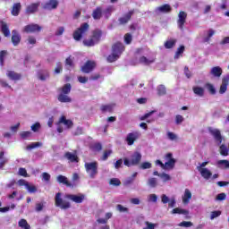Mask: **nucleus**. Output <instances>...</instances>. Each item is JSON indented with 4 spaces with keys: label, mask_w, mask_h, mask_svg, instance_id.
Instances as JSON below:
<instances>
[{
    "label": "nucleus",
    "mask_w": 229,
    "mask_h": 229,
    "mask_svg": "<svg viewBox=\"0 0 229 229\" xmlns=\"http://www.w3.org/2000/svg\"><path fill=\"white\" fill-rule=\"evenodd\" d=\"M157 96H165V94H167V89H165V86L162 84L157 86Z\"/></svg>",
    "instance_id": "obj_39"
},
{
    "label": "nucleus",
    "mask_w": 229,
    "mask_h": 229,
    "mask_svg": "<svg viewBox=\"0 0 229 229\" xmlns=\"http://www.w3.org/2000/svg\"><path fill=\"white\" fill-rule=\"evenodd\" d=\"M38 78L41 81H46V80H47V78H49V71L40 70L39 72H38Z\"/></svg>",
    "instance_id": "obj_26"
},
{
    "label": "nucleus",
    "mask_w": 229,
    "mask_h": 229,
    "mask_svg": "<svg viewBox=\"0 0 229 229\" xmlns=\"http://www.w3.org/2000/svg\"><path fill=\"white\" fill-rule=\"evenodd\" d=\"M123 40L127 46H130V44H131V41L133 40V37L130 33H126L123 36Z\"/></svg>",
    "instance_id": "obj_47"
},
{
    "label": "nucleus",
    "mask_w": 229,
    "mask_h": 229,
    "mask_svg": "<svg viewBox=\"0 0 229 229\" xmlns=\"http://www.w3.org/2000/svg\"><path fill=\"white\" fill-rule=\"evenodd\" d=\"M157 58L148 59L146 56H141L139 59L140 64H143V65H151V64H155Z\"/></svg>",
    "instance_id": "obj_27"
},
{
    "label": "nucleus",
    "mask_w": 229,
    "mask_h": 229,
    "mask_svg": "<svg viewBox=\"0 0 229 229\" xmlns=\"http://www.w3.org/2000/svg\"><path fill=\"white\" fill-rule=\"evenodd\" d=\"M116 210H118V212H125V213L130 212V209H128V208H124L121 204L116 205Z\"/></svg>",
    "instance_id": "obj_54"
},
{
    "label": "nucleus",
    "mask_w": 229,
    "mask_h": 229,
    "mask_svg": "<svg viewBox=\"0 0 229 229\" xmlns=\"http://www.w3.org/2000/svg\"><path fill=\"white\" fill-rule=\"evenodd\" d=\"M145 225L147 227L143 228V229H155L156 225L149 223L148 221L145 222Z\"/></svg>",
    "instance_id": "obj_64"
},
{
    "label": "nucleus",
    "mask_w": 229,
    "mask_h": 229,
    "mask_svg": "<svg viewBox=\"0 0 229 229\" xmlns=\"http://www.w3.org/2000/svg\"><path fill=\"white\" fill-rule=\"evenodd\" d=\"M119 56H120L119 55L114 54V53L113 52L111 55H109L107 56L106 60H107V62H108L109 64H112V63L115 62V61L119 58Z\"/></svg>",
    "instance_id": "obj_45"
},
{
    "label": "nucleus",
    "mask_w": 229,
    "mask_h": 229,
    "mask_svg": "<svg viewBox=\"0 0 229 229\" xmlns=\"http://www.w3.org/2000/svg\"><path fill=\"white\" fill-rule=\"evenodd\" d=\"M64 158H67L69 162L74 163V162H80V158L78 157V155L72 154L71 152H66L64 154Z\"/></svg>",
    "instance_id": "obj_25"
},
{
    "label": "nucleus",
    "mask_w": 229,
    "mask_h": 229,
    "mask_svg": "<svg viewBox=\"0 0 229 229\" xmlns=\"http://www.w3.org/2000/svg\"><path fill=\"white\" fill-rule=\"evenodd\" d=\"M89 30H90V25H89L87 22L81 23V26L74 30L72 37L77 41L80 42L81 38H83V36L87 35L89 33Z\"/></svg>",
    "instance_id": "obj_3"
},
{
    "label": "nucleus",
    "mask_w": 229,
    "mask_h": 229,
    "mask_svg": "<svg viewBox=\"0 0 229 229\" xmlns=\"http://www.w3.org/2000/svg\"><path fill=\"white\" fill-rule=\"evenodd\" d=\"M217 167L220 169H229V160L222 159L216 162Z\"/></svg>",
    "instance_id": "obj_33"
},
{
    "label": "nucleus",
    "mask_w": 229,
    "mask_h": 229,
    "mask_svg": "<svg viewBox=\"0 0 229 229\" xmlns=\"http://www.w3.org/2000/svg\"><path fill=\"white\" fill-rule=\"evenodd\" d=\"M205 89L211 94L212 96L216 95V88L212 85V83L208 82L205 84Z\"/></svg>",
    "instance_id": "obj_41"
},
{
    "label": "nucleus",
    "mask_w": 229,
    "mask_h": 229,
    "mask_svg": "<svg viewBox=\"0 0 229 229\" xmlns=\"http://www.w3.org/2000/svg\"><path fill=\"white\" fill-rule=\"evenodd\" d=\"M92 17L95 21H99V19L103 17V8L101 6H98L93 10Z\"/></svg>",
    "instance_id": "obj_21"
},
{
    "label": "nucleus",
    "mask_w": 229,
    "mask_h": 229,
    "mask_svg": "<svg viewBox=\"0 0 229 229\" xmlns=\"http://www.w3.org/2000/svg\"><path fill=\"white\" fill-rule=\"evenodd\" d=\"M219 151H220V155H222V157H228V148L226 147V145L222 144L219 147Z\"/></svg>",
    "instance_id": "obj_44"
},
{
    "label": "nucleus",
    "mask_w": 229,
    "mask_h": 229,
    "mask_svg": "<svg viewBox=\"0 0 229 229\" xmlns=\"http://www.w3.org/2000/svg\"><path fill=\"white\" fill-rule=\"evenodd\" d=\"M42 31V27L38 24L31 23L23 28V33H38Z\"/></svg>",
    "instance_id": "obj_8"
},
{
    "label": "nucleus",
    "mask_w": 229,
    "mask_h": 229,
    "mask_svg": "<svg viewBox=\"0 0 229 229\" xmlns=\"http://www.w3.org/2000/svg\"><path fill=\"white\" fill-rule=\"evenodd\" d=\"M192 90L196 96H199V98H203L205 96V89L201 87H193Z\"/></svg>",
    "instance_id": "obj_34"
},
{
    "label": "nucleus",
    "mask_w": 229,
    "mask_h": 229,
    "mask_svg": "<svg viewBox=\"0 0 229 229\" xmlns=\"http://www.w3.org/2000/svg\"><path fill=\"white\" fill-rule=\"evenodd\" d=\"M8 55V52L6 50H1L0 51V65H4V56Z\"/></svg>",
    "instance_id": "obj_49"
},
{
    "label": "nucleus",
    "mask_w": 229,
    "mask_h": 229,
    "mask_svg": "<svg viewBox=\"0 0 229 229\" xmlns=\"http://www.w3.org/2000/svg\"><path fill=\"white\" fill-rule=\"evenodd\" d=\"M198 171H199L201 176L205 179V180H210V177L212 176V172H210V170H208V168H199L197 167Z\"/></svg>",
    "instance_id": "obj_22"
},
{
    "label": "nucleus",
    "mask_w": 229,
    "mask_h": 229,
    "mask_svg": "<svg viewBox=\"0 0 229 229\" xmlns=\"http://www.w3.org/2000/svg\"><path fill=\"white\" fill-rule=\"evenodd\" d=\"M66 199H70L71 201H73V203H83L85 200V195L84 194H66L65 195Z\"/></svg>",
    "instance_id": "obj_12"
},
{
    "label": "nucleus",
    "mask_w": 229,
    "mask_h": 229,
    "mask_svg": "<svg viewBox=\"0 0 229 229\" xmlns=\"http://www.w3.org/2000/svg\"><path fill=\"white\" fill-rule=\"evenodd\" d=\"M187 21V13L183 11H180L178 14L177 25L179 30L183 31V28L185 26V22Z\"/></svg>",
    "instance_id": "obj_9"
},
{
    "label": "nucleus",
    "mask_w": 229,
    "mask_h": 229,
    "mask_svg": "<svg viewBox=\"0 0 229 229\" xmlns=\"http://www.w3.org/2000/svg\"><path fill=\"white\" fill-rule=\"evenodd\" d=\"M92 149L93 151H101V149H103V145H101V143H94Z\"/></svg>",
    "instance_id": "obj_57"
},
{
    "label": "nucleus",
    "mask_w": 229,
    "mask_h": 229,
    "mask_svg": "<svg viewBox=\"0 0 229 229\" xmlns=\"http://www.w3.org/2000/svg\"><path fill=\"white\" fill-rule=\"evenodd\" d=\"M2 26H1V31L4 35V37H10V29L8 28V24L4 21H0Z\"/></svg>",
    "instance_id": "obj_32"
},
{
    "label": "nucleus",
    "mask_w": 229,
    "mask_h": 229,
    "mask_svg": "<svg viewBox=\"0 0 229 229\" xmlns=\"http://www.w3.org/2000/svg\"><path fill=\"white\" fill-rule=\"evenodd\" d=\"M100 110L103 114L109 112V114H112L114 112V106L112 105H102L100 106Z\"/></svg>",
    "instance_id": "obj_36"
},
{
    "label": "nucleus",
    "mask_w": 229,
    "mask_h": 229,
    "mask_svg": "<svg viewBox=\"0 0 229 229\" xmlns=\"http://www.w3.org/2000/svg\"><path fill=\"white\" fill-rule=\"evenodd\" d=\"M191 199H192V193L189 189H186L184 191V195L182 196V203H184V205H187L189 201H191Z\"/></svg>",
    "instance_id": "obj_29"
},
{
    "label": "nucleus",
    "mask_w": 229,
    "mask_h": 229,
    "mask_svg": "<svg viewBox=\"0 0 229 229\" xmlns=\"http://www.w3.org/2000/svg\"><path fill=\"white\" fill-rule=\"evenodd\" d=\"M157 12H160V13H171V12H173V7H171L169 4H165L157 7Z\"/></svg>",
    "instance_id": "obj_24"
},
{
    "label": "nucleus",
    "mask_w": 229,
    "mask_h": 229,
    "mask_svg": "<svg viewBox=\"0 0 229 229\" xmlns=\"http://www.w3.org/2000/svg\"><path fill=\"white\" fill-rule=\"evenodd\" d=\"M59 124H64L67 128H72L74 123L71 120H67L65 115L61 116L59 119Z\"/></svg>",
    "instance_id": "obj_28"
},
{
    "label": "nucleus",
    "mask_w": 229,
    "mask_h": 229,
    "mask_svg": "<svg viewBox=\"0 0 229 229\" xmlns=\"http://www.w3.org/2000/svg\"><path fill=\"white\" fill-rule=\"evenodd\" d=\"M172 214H182L183 216H188L189 210L175 208L172 210Z\"/></svg>",
    "instance_id": "obj_43"
},
{
    "label": "nucleus",
    "mask_w": 229,
    "mask_h": 229,
    "mask_svg": "<svg viewBox=\"0 0 229 229\" xmlns=\"http://www.w3.org/2000/svg\"><path fill=\"white\" fill-rule=\"evenodd\" d=\"M18 174L20 176H23L24 178H28V171L26 170V168H20Z\"/></svg>",
    "instance_id": "obj_56"
},
{
    "label": "nucleus",
    "mask_w": 229,
    "mask_h": 229,
    "mask_svg": "<svg viewBox=\"0 0 229 229\" xmlns=\"http://www.w3.org/2000/svg\"><path fill=\"white\" fill-rule=\"evenodd\" d=\"M112 153H114V151H112V149L105 150L103 153V156L101 157V160H103L104 162L106 160H108V157H110V155H112Z\"/></svg>",
    "instance_id": "obj_48"
},
{
    "label": "nucleus",
    "mask_w": 229,
    "mask_h": 229,
    "mask_svg": "<svg viewBox=\"0 0 229 229\" xmlns=\"http://www.w3.org/2000/svg\"><path fill=\"white\" fill-rule=\"evenodd\" d=\"M135 13L134 10L129 11L127 13H125L123 17H120L118 19L119 24L122 26H124V24H128L130 21H131V16Z\"/></svg>",
    "instance_id": "obj_13"
},
{
    "label": "nucleus",
    "mask_w": 229,
    "mask_h": 229,
    "mask_svg": "<svg viewBox=\"0 0 229 229\" xmlns=\"http://www.w3.org/2000/svg\"><path fill=\"white\" fill-rule=\"evenodd\" d=\"M101 37H103V31L99 29H96L91 32L89 39L83 40V45L86 46V47H93V46L98 44L99 40H101Z\"/></svg>",
    "instance_id": "obj_1"
},
{
    "label": "nucleus",
    "mask_w": 229,
    "mask_h": 229,
    "mask_svg": "<svg viewBox=\"0 0 229 229\" xmlns=\"http://www.w3.org/2000/svg\"><path fill=\"white\" fill-rule=\"evenodd\" d=\"M110 185H114V187H119L121 185V180L118 178H112L109 182Z\"/></svg>",
    "instance_id": "obj_51"
},
{
    "label": "nucleus",
    "mask_w": 229,
    "mask_h": 229,
    "mask_svg": "<svg viewBox=\"0 0 229 229\" xmlns=\"http://www.w3.org/2000/svg\"><path fill=\"white\" fill-rule=\"evenodd\" d=\"M65 66L68 69L74 68V57H72V55H70L65 59Z\"/></svg>",
    "instance_id": "obj_35"
},
{
    "label": "nucleus",
    "mask_w": 229,
    "mask_h": 229,
    "mask_svg": "<svg viewBox=\"0 0 229 229\" xmlns=\"http://www.w3.org/2000/svg\"><path fill=\"white\" fill-rule=\"evenodd\" d=\"M140 169H151V163H149V162H143L140 165Z\"/></svg>",
    "instance_id": "obj_61"
},
{
    "label": "nucleus",
    "mask_w": 229,
    "mask_h": 229,
    "mask_svg": "<svg viewBox=\"0 0 229 229\" xmlns=\"http://www.w3.org/2000/svg\"><path fill=\"white\" fill-rule=\"evenodd\" d=\"M183 117L182 116V114H177L175 116V124H182V123H183Z\"/></svg>",
    "instance_id": "obj_63"
},
{
    "label": "nucleus",
    "mask_w": 229,
    "mask_h": 229,
    "mask_svg": "<svg viewBox=\"0 0 229 229\" xmlns=\"http://www.w3.org/2000/svg\"><path fill=\"white\" fill-rule=\"evenodd\" d=\"M38 6H40V2L30 4L26 8V13H36L38 12Z\"/></svg>",
    "instance_id": "obj_18"
},
{
    "label": "nucleus",
    "mask_w": 229,
    "mask_h": 229,
    "mask_svg": "<svg viewBox=\"0 0 229 229\" xmlns=\"http://www.w3.org/2000/svg\"><path fill=\"white\" fill-rule=\"evenodd\" d=\"M139 137H140V133H139V131L128 133L125 139L128 146H133V144H135V140H137Z\"/></svg>",
    "instance_id": "obj_10"
},
{
    "label": "nucleus",
    "mask_w": 229,
    "mask_h": 229,
    "mask_svg": "<svg viewBox=\"0 0 229 229\" xmlns=\"http://www.w3.org/2000/svg\"><path fill=\"white\" fill-rule=\"evenodd\" d=\"M124 49H125L124 45L119 41L114 43L112 46V53L118 55V56H121V55H123V52L124 51Z\"/></svg>",
    "instance_id": "obj_14"
},
{
    "label": "nucleus",
    "mask_w": 229,
    "mask_h": 229,
    "mask_svg": "<svg viewBox=\"0 0 229 229\" xmlns=\"http://www.w3.org/2000/svg\"><path fill=\"white\" fill-rule=\"evenodd\" d=\"M58 8V0H49L43 4V10H56Z\"/></svg>",
    "instance_id": "obj_15"
},
{
    "label": "nucleus",
    "mask_w": 229,
    "mask_h": 229,
    "mask_svg": "<svg viewBox=\"0 0 229 229\" xmlns=\"http://www.w3.org/2000/svg\"><path fill=\"white\" fill-rule=\"evenodd\" d=\"M6 76L8 77L9 80H13V81H19V80L22 78V75L21 73H17L13 71H8L6 72Z\"/></svg>",
    "instance_id": "obj_19"
},
{
    "label": "nucleus",
    "mask_w": 229,
    "mask_h": 229,
    "mask_svg": "<svg viewBox=\"0 0 229 229\" xmlns=\"http://www.w3.org/2000/svg\"><path fill=\"white\" fill-rule=\"evenodd\" d=\"M21 10H22V5L21 3H15L13 4L11 9V14L13 15V17H17L19 16V13H21Z\"/></svg>",
    "instance_id": "obj_17"
},
{
    "label": "nucleus",
    "mask_w": 229,
    "mask_h": 229,
    "mask_svg": "<svg viewBox=\"0 0 229 229\" xmlns=\"http://www.w3.org/2000/svg\"><path fill=\"white\" fill-rule=\"evenodd\" d=\"M148 185L152 188L157 187V178L152 177V178L148 179Z\"/></svg>",
    "instance_id": "obj_60"
},
{
    "label": "nucleus",
    "mask_w": 229,
    "mask_h": 229,
    "mask_svg": "<svg viewBox=\"0 0 229 229\" xmlns=\"http://www.w3.org/2000/svg\"><path fill=\"white\" fill-rule=\"evenodd\" d=\"M228 90V79H222V84L220 86L219 94H225Z\"/></svg>",
    "instance_id": "obj_31"
},
{
    "label": "nucleus",
    "mask_w": 229,
    "mask_h": 229,
    "mask_svg": "<svg viewBox=\"0 0 229 229\" xmlns=\"http://www.w3.org/2000/svg\"><path fill=\"white\" fill-rule=\"evenodd\" d=\"M179 226H183L184 228H191V226H192V222L182 221L179 224Z\"/></svg>",
    "instance_id": "obj_58"
},
{
    "label": "nucleus",
    "mask_w": 229,
    "mask_h": 229,
    "mask_svg": "<svg viewBox=\"0 0 229 229\" xmlns=\"http://www.w3.org/2000/svg\"><path fill=\"white\" fill-rule=\"evenodd\" d=\"M101 78H103V77H101V74L95 73V74L90 75L89 81H98V80H101Z\"/></svg>",
    "instance_id": "obj_55"
},
{
    "label": "nucleus",
    "mask_w": 229,
    "mask_h": 229,
    "mask_svg": "<svg viewBox=\"0 0 229 229\" xmlns=\"http://www.w3.org/2000/svg\"><path fill=\"white\" fill-rule=\"evenodd\" d=\"M114 10V5L107 6L102 13L105 19H110Z\"/></svg>",
    "instance_id": "obj_30"
},
{
    "label": "nucleus",
    "mask_w": 229,
    "mask_h": 229,
    "mask_svg": "<svg viewBox=\"0 0 229 229\" xmlns=\"http://www.w3.org/2000/svg\"><path fill=\"white\" fill-rule=\"evenodd\" d=\"M18 226L22 229H31V226L30 224H28V221L24 218L21 219L18 223Z\"/></svg>",
    "instance_id": "obj_37"
},
{
    "label": "nucleus",
    "mask_w": 229,
    "mask_h": 229,
    "mask_svg": "<svg viewBox=\"0 0 229 229\" xmlns=\"http://www.w3.org/2000/svg\"><path fill=\"white\" fill-rule=\"evenodd\" d=\"M21 34H19V31H17L16 30H13L12 31V38L11 40L13 42V46H19V44H21Z\"/></svg>",
    "instance_id": "obj_16"
},
{
    "label": "nucleus",
    "mask_w": 229,
    "mask_h": 229,
    "mask_svg": "<svg viewBox=\"0 0 229 229\" xmlns=\"http://www.w3.org/2000/svg\"><path fill=\"white\" fill-rule=\"evenodd\" d=\"M184 51H185V47L183 45L178 47L174 56V60H178V58H180V55H183Z\"/></svg>",
    "instance_id": "obj_42"
},
{
    "label": "nucleus",
    "mask_w": 229,
    "mask_h": 229,
    "mask_svg": "<svg viewBox=\"0 0 229 229\" xmlns=\"http://www.w3.org/2000/svg\"><path fill=\"white\" fill-rule=\"evenodd\" d=\"M71 89H72L71 83H66L60 89L61 93L57 97L60 103H71L72 101V98L67 95L71 94Z\"/></svg>",
    "instance_id": "obj_2"
},
{
    "label": "nucleus",
    "mask_w": 229,
    "mask_h": 229,
    "mask_svg": "<svg viewBox=\"0 0 229 229\" xmlns=\"http://www.w3.org/2000/svg\"><path fill=\"white\" fill-rule=\"evenodd\" d=\"M208 131L214 137L217 144H222L223 136L221 135V131H219L218 129H212V127H209Z\"/></svg>",
    "instance_id": "obj_11"
},
{
    "label": "nucleus",
    "mask_w": 229,
    "mask_h": 229,
    "mask_svg": "<svg viewBox=\"0 0 229 229\" xmlns=\"http://www.w3.org/2000/svg\"><path fill=\"white\" fill-rule=\"evenodd\" d=\"M84 167L86 169V173L89 174V178L94 179L98 176L99 165L98 161L85 163Z\"/></svg>",
    "instance_id": "obj_4"
},
{
    "label": "nucleus",
    "mask_w": 229,
    "mask_h": 229,
    "mask_svg": "<svg viewBox=\"0 0 229 229\" xmlns=\"http://www.w3.org/2000/svg\"><path fill=\"white\" fill-rule=\"evenodd\" d=\"M96 69V61L88 60L83 66H81V71L84 72V74H89L92 72Z\"/></svg>",
    "instance_id": "obj_7"
},
{
    "label": "nucleus",
    "mask_w": 229,
    "mask_h": 229,
    "mask_svg": "<svg viewBox=\"0 0 229 229\" xmlns=\"http://www.w3.org/2000/svg\"><path fill=\"white\" fill-rule=\"evenodd\" d=\"M64 71V66L62 65L61 62L56 63V67L55 69V74H60Z\"/></svg>",
    "instance_id": "obj_50"
},
{
    "label": "nucleus",
    "mask_w": 229,
    "mask_h": 229,
    "mask_svg": "<svg viewBox=\"0 0 229 229\" xmlns=\"http://www.w3.org/2000/svg\"><path fill=\"white\" fill-rule=\"evenodd\" d=\"M174 164H176V159L171 158L168 160V162H165V166L167 169H174Z\"/></svg>",
    "instance_id": "obj_46"
},
{
    "label": "nucleus",
    "mask_w": 229,
    "mask_h": 229,
    "mask_svg": "<svg viewBox=\"0 0 229 229\" xmlns=\"http://www.w3.org/2000/svg\"><path fill=\"white\" fill-rule=\"evenodd\" d=\"M56 182H58L59 183H63V185H66V187H72V183H71V182H69V179H67V177L64 175H58L56 177Z\"/></svg>",
    "instance_id": "obj_23"
},
{
    "label": "nucleus",
    "mask_w": 229,
    "mask_h": 229,
    "mask_svg": "<svg viewBox=\"0 0 229 229\" xmlns=\"http://www.w3.org/2000/svg\"><path fill=\"white\" fill-rule=\"evenodd\" d=\"M160 178H162L163 182H169L171 180V175L165 173L160 174Z\"/></svg>",
    "instance_id": "obj_62"
},
{
    "label": "nucleus",
    "mask_w": 229,
    "mask_h": 229,
    "mask_svg": "<svg viewBox=\"0 0 229 229\" xmlns=\"http://www.w3.org/2000/svg\"><path fill=\"white\" fill-rule=\"evenodd\" d=\"M140 160H142V155L140 152L136 151L131 156V161L128 158H124L123 164L127 167H131L133 165H139V164H140Z\"/></svg>",
    "instance_id": "obj_5"
},
{
    "label": "nucleus",
    "mask_w": 229,
    "mask_h": 229,
    "mask_svg": "<svg viewBox=\"0 0 229 229\" xmlns=\"http://www.w3.org/2000/svg\"><path fill=\"white\" fill-rule=\"evenodd\" d=\"M176 46V39H170L165 42V49H173Z\"/></svg>",
    "instance_id": "obj_40"
},
{
    "label": "nucleus",
    "mask_w": 229,
    "mask_h": 229,
    "mask_svg": "<svg viewBox=\"0 0 229 229\" xmlns=\"http://www.w3.org/2000/svg\"><path fill=\"white\" fill-rule=\"evenodd\" d=\"M210 74L213 76V78H221L223 74V69L219 66H214L211 68Z\"/></svg>",
    "instance_id": "obj_20"
},
{
    "label": "nucleus",
    "mask_w": 229,
    "mask_h": 229,
    "mask_svg": "<svg viewBox=\"0 0 229 229\" xmlns=\"http://www.w3.org/2000/svg\"><path fill=\"white\" fill-rule=\"evenodd\" d=\"M6 164H8V159L4 157V151H1L0 152V169H3V167H4Z\"/></svg>",
    "instance_id": "obj_38"
},
{
    "label": "nucleus",
    "mask_w": 229,
    "mask_h": 229,
    "mask_svg": "<svg viewBox=\"0 0 229 229\" xmlns=\"http://www.w3.org/2000/svg\"><path fill=\"white\" fill-rule=\"evenodd\" d=\"M55 207H59V208H61L62 210H67L68 208H71V202L64 201L61 192H57L55 194Z\"/></svg>",
    "instance_id": "obj_6"
},
{
    "label": "nucleus",
    "mask_w": 229,
    "mask_h": 229,
    "mask_svg": "<svg viewBox=\"0 0 229 229\" xmlns=\"http://www.w3.org/2000/svg\"><path fill=\"white\" fill-rule=\"evenodd\" d=\"M26 189L31 194L37 191V187L35 185H30V182L26 184Z\"/></svg>",
    "instance_id": "obj_53"
},
{
    "label": "nucleus",
    "mask_w": 229,
    "mask_h": 229,
    "mask_svg": "<svg viewBox=\"0 0 229 229\" xmlns=\"http://www.w3.org/2000/svg\"><path fill=\"white\" fill-rule=\"evenodd\" d=\"M42 146L41 142H33L27 146V149H35V148H40Z\"/></svg>",
    "instance_id": "obj_52"
},
{
    "label": "nucleus",
    "mask_w": 229,
    "mask_h": 229,
    "mask_svg": "<svg viewBox=\"0 0 229 229\" xmlns=\"http://www.w3.org/2000/svg\"><path fill=\"white\" fill-rule=\"evenodd\" d=\"M221 216V211L215 210L211 212L210 219H216V217H219Z\"/></svg>",
    "instance_id": "obj_59"
}]
</instances>
